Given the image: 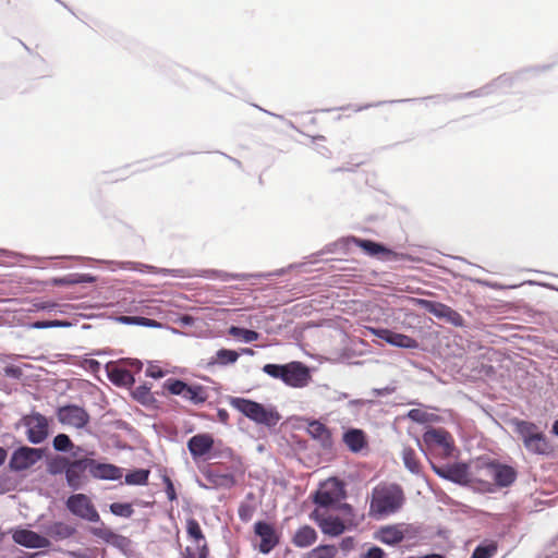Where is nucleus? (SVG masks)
<instances>
[{"label": "nucleus", "mask_w": 558, "mask_h": 558, "mask_svg": "<svg viewBox=\"0 0 558 558\" xmlns=\"http://www.w3.org/2000/svg\"><path fill=\"white\" fill-rule=\"evenodd\" d=\"M476 466L484 470L492 482L476 478L475 493L494 494L500 489L511 487L518 478V470L498 459L482 457L477 460Z\"/></svg>", "instance_id": "nucleus-1"}, {"label": "nucleus", "mask_w": 558, "mask_h": 558, "mask_svg": "<svg viewBox=\"0 0 558 558\" xmlns=\"http://www.w3.org/2000/svg\"><path fill=\"white\" fill-rule=\"evenodd\" d=\"M226 401L243 416L257 425L274 428L281 420V414L272 404H264L244 397L226 396Z\"/></svg>", "instance_id": "nucleus-2"}, {"label": "nucleus", "mask_w": 558, "mask_h": 558, "mask_svg": "<svg viewBox=\"0 0 558 558\" xmlns=\"http://www.w3.org/2000/svg\"><path fill=\"white\" fill-rule=\"evenodd\" d=\"M262 371L269 377L281 380L288 387L304 388L312 381L314 367L301 361H290L283 364L267 363Z\"/></svg>", "instance_id": "nucleus-3"}, {"label": "nucleus", "mask_w": 558, "mask_h": 558, "mask_svg": "<svg viewBox=\"0 0 558 558\" xmlns=\"http://www.w3.org/2000/svg\"><path fill=\"white\" fill-rule=\"evenodd\" d=\"M405 501L402 487L399 484H390L381 488H374L371 501V512L379 515H389L398 512Z\"/></svg>", "instance_id": "nucleus-4"}, {"label": "nucleus", "mask_w": 558, "mask_h": 558, "mask_svg": "<svg viewBox=\"0 0 558 558\" xmlns=\"http://www.w3.org/2000/svg\"><path fill=\"white\" fill-rule=\"evenodd\" d=\"M513 427L527 451L534 454H548L553 451L548 438L533 422L515 418Z\"/></svg>", "instance_id": "nucleus-5"}, {"label": "nucleus", "mask_w": 558, "mask_h": 558, "mask_svg": "<svg viewBox=\"0 0 558 558\" xmlns=\"http://www.w3.org/2000/svg\"><path fill=\"white\" fill-rule=\"evenodd\" d=\"M492 94H493L492 88L489 86V83H487V84H485L484 86H482V87H480L477 89H474V90H471V92H466V93H462V94H453V95L437 94V95H432V96H426V97H421V98H404V99L380 100V101H376V102H372V104H365L363 106L356 107L355 111L359 112V111L366 110V109H369V108H373V107H381L384 105L414 102V101H426V100H433L434 104L438 105V104H446L448 101H454V100H460V99L484 97V96H488V95H492Z\"/></svg>", "instance_id": "nucleus-6"}, {"label": "nucleus", "mask_w": 558, "mask_h": 558, "mask_svg": "<svg viewBox=\"0 0 558 558\" xmlns=\"http://www.w3.org/2000/svg\"><path fill=\"white\" fill-rule=\"evenodd\" d=\"M162 389L172 396L181 397L192 404H203L208 399V388L198 383H189L178 377H169L162 383Z\"/></svg>", "instance_id": "nucleus-7"}, {"label": "nucleus", "mask_w": 558, "mask_h": 558, "mask_svg": "<svg viewBox=\"0 0 558 558\" xmlns=\"http://www.w3.org/2000/svg\"><path fill=\"white\" fill-rule=\"evenodd\" d=\"M430 466L435 474L440 478L462 487H468L475 492L476 477L471 474L468 463L463 461L447 463L430 462Z\"/></svg>", "instance_id": "nucleus-8"}, {"label": "nucleus", "mask_w": 558, "mask_h": 558, "mask_svg": "<svg viewBox=\"0 0 558 558\" xmlns=\"http://www.w3.org/2000/svg\"><path fill=\"white\" fill-rule=\"evenodd\" d=\"M326 485L327 488H319L312 494L313 502L323 509L336 508V505L347 499V484L343 480L331 476L320 486Z\"/></svg>", "instance_id": "nucleus-9"}, {"label": "nucleus", "mask_w": 558, "mask_h": 558, "mask_svg": "<svg viewBox=\"0 0 558 558\" xmlns=\"http://www.w3.org/2000/svg\"><path fill=\"white\" fill-rule=\"evenodd\" d=\"M50 423H52V418L35 410L20 420V424L26 428L28 442L33 445H40L48 439L51 434Z\"/></svg>", "instance_id": "nucleus-10"}, {"label": "nucleus", "mask_w": 558, "mask_h": 558, "mask_svg": "<svg viewBox=\"0 0 558 558\" xmlns=\"http://www.w3.org/2000/svg\"><path fill=\"white\" fill-rule=\"evenodd\" d=\"M354 245L360 247L365 255L380 262H401L410 259L408 254L396 252L385 243L373 239L354 235Z\"/></svg>", "instance_id": "nucleus-11"}, {"label": "nucleus", "mask_w": 558, "mask_h": 558, "mask_svg": "<svg viewBox=\"0 0 558 558\" xmlns=\"http://www.w3.org/2000/svg\"><path fill=\"white\" fill-rule=\"evenodd\" d=\"M46 450L43 447L21 445L12 451L8 468L15 473L27 471L45 457Z\"/></svg>", "instance_id": "nucleus-12"}, {"label": "nucleus", "mask_w": 558, "mask_h": 558, "mask_svg": "<svg viewBox=\"0 0 558 558\" xmlns=\"http://www.w3.org/2000/svg\"><path fill=\"white\" fill-rule=\"evenodd\" d=\"M65 508L72 515L81 520L99 523V525L104 523L92 499L83 493L70 495L65 500Z\"/></svg>", "instance_id": "nucleus-13"}, {"label": "nucleus", "mask_w": 558, "mask_h": 558, "mask_svg": "<svg viewBox=\"0 0 558 558\" xmlns=\"http://www.w3.org/2000/svg\"><path fill=\"white\" fill-rule=\"evenodd\" d=\"M56 416L62 425L85 428L90 422V415L87 410L76 403L68 402L56 409Z\"/></svg>", "instance_id": "nucleus-14"}, {"label": "nucleus", "mask_w": 558, "mask_h": 558, "mask_svg": "<svg viewBox=\"0 0 558 558\" xmlns=\"http://www.w3.org/2000/svg\"><path fill=\"white\" fill-rule=\"evenodd\" d=\"M87 531L107 545L118 549L124 556H129L132 553L131 538L114 532L112 529L107 526L105 522L98 526H88Z\"/></svg>", "instance_id": "nucleus-15"}, {"label": "nucleus", "mask_w": 558, "mask_h": 558, "mask_svg": "<svg viewBox=\"0 0 558 558\" xmlns=\"http://www.w3.org/2000/svg\"><path fill=\"white\" fill-rule=\"evenodd\" d=\"M253 531L260 538L257 549L263 555L270 554L280 543L281 532L267 520L256 521Z\"/></svg>", "instance_id": "nucleus-16"}, {"label": "nucleus", "mask_w": 558, "mask_h": 558, "mask_svg": "<svg viewBox=\"0 0 558 558\" xmlns=\"http://www.w3.org/2000/svg\"><path fill=\"white\" fill-rule=\"evenodd\" d=\"M92 458L70 459L66 472V485L74 492L83 489L89 482Z\"/></svg>", "instance_id": "nucleus-17"}, {"label": "nucleus", "mask_w": 558, "mask_h": 558, "mask_svg": "<svg viewBox=\"0 0 558 558\" xmlns=\"http://www.w3.org/2000/svg\"><path fill=\"white\" fill-rule=\"evenodd\" d=\"M415 304L435 317L444 319L456 327H462L464 324V318L460 313L441 302L427 299H416Z\"/></svg>", "instance_id": "nucleus-18"}, {"label": "nucleus", "mask_w": 558, "mask_h": 558, "mask_svg": "<svg viewBox=\"0 0 558 558\" xmlns=\"http://www.w3.org/2000/svg\"><path fill=\"white\" fill-rule=\"evenodd\" d=\"M367 330L376 338L380 339L381 341L386 342L389 345L399 349H420V342L415 338L410 337L405 333L397 332L390 328L368 327Z\"/></svg>", "instance_id": "nucleus-19"}, {"label": "nucleus", "mask_w": 558, "mask_h": 558, "mask_svg": "<svg viewBox=\"0 0 558 558\" xmlns=\"http://www.w3.org/2000/svg\"><path fill=\"white\" fill-rule=\"evenodd\" d=\"M214 436L209 433H199L192 436L187 442V449L194 460L197 459H213L218 454L214 450Z\"/></svg>", "instance_id": "nucleus-20"}, {"label": "nucleus", "mask_w": 558, "mask_h": 558, "mask_svg": "<svg viewBox=\"0 0 558 558\" xmlns=\"http://www.w3.org/2000/svg\"><path fill=\"white\" fill-rule=\"evenodd\" d=\"M223 464H207L201 468V473L211 484L213 489H230L236 485V478L231 472H222Z\"/></svg>", "instance_id": "nucleus-21"}, {"label": "nucleus", "mask_w": 558, "mask_h": 558, "mask_svg": "<svg viewBox=\"0 0 558 558\" xmlns=\"http://www.w3.org/2000/svg\"><path fill=\"white\" fill-rule=\"evenodd\" d=\"M11 535L15 544L25 548L43 549L50 545L46 536L26 527L12 529Z\"/></svg>", "instance_id": "nucleus-22"}, {"label": "nucleus", "mask_w": 558, "mask_h": 558, "mask_svg": "<svg viewBox=\"0 0 558 558\" xmlns=\"http://www.w3.org/2000/svg\"><path fill=\"white\" fill-rule=\"evenodd\" d=\"M404 523L387 524L379 526L374 532V539L387 546H398L407 538V530Z\"/></svg>", "instance_id": "nucleus-23"}, {"label": "nucleus", "mask_w": 558, "mask_h": 558, "mask_svg": "<svg viewBox=\"0 0 558 558\" xmlns=\"http://www.w3.org/2000/svg\"><path fill=\"white\" fill-rule=\"evenodd\" d=\"M105 371L108 379L117 387L130 389L136 383L135 377L131 374L132 372L121 364L109 362L105 365Z\"/></svg>", "instance_id": "nucleus-24"}, {"label": "nucleus", "mask_w": 558, "mask_h": 558, "mask_svg": "<svg viewBox=\"0 0 558 558\" xmlns=\"http://www.w3.org/2000/svg\"><path fill=\"white\" fill-rule=\"evenodd\" d=\"M310 517L318 525L320 531L330 537H338L345 531L343 521L337 515L324 517L313 511Z\"/></svg>", "instance_id": "nucleus-25"}, {"label": "nucleus", "mask_w": 558, "mask_h": 558, "mask_svg": "<svg viewBox=\"0 0 558 558\" xmlns=\"http://www.w3.org/2000/svg\"><path fill=\"white\" fill-rule=\"evenodd\" d=\"M547 69H549V65H544L542 68H538V66L526 68V69H522V70H519L513 73H504V74L497 76L496 78H494L493 81H490L489 86L494 94L498 90L511 88L515 84V82L522 80L524 74L527 72H531V71L539 72V71H545Z\"/></svg>", "instance_id": "nucleus-26"}, {"label": "nucleus", "mask_w": 558, "mask_h": 558, "mask_svg": "<svg viewBox=\"0 0 558 558\" xmlns=\"http://www.w3.org/2000/svg\"><path fill=\"white\" fill-rule=\"evenodd\" d=\"M123 475V469L105 461L92 458L90 477L101 481H119Z\"/></svg>", "instance_id": "nucleus-27"}, {"label": "nucleus", "mask_w": 558, "mask_h": 558, "mask_svg": "<svg viewBox=\"0 0 558 558\" xmlns=\"http://www.w3.org/2000/svg\"><path fill=\"white\" fill-rule=\"evenodd\" d=\"M423 441L426 446H436L450 452L454 445L452 436L444 428L429 427L423 434Z\"/></svg>", "instance_id": "nucleus-28"}, {"label": "nucleus", "mask_w": 558, "mask_h": 558, "mask_svg": "<svg viewBox=\"0 0 558 558\" xmlns=\"http://www.w3.org/2000/svg\"><path fill=\"white\" fill-rule=\"evenodd\" d=\"M186 534L190 539L197 544L198 558H208L209 548L205 534L198 521L193 517L186 519Z\"/></svg>", "instance_id": "nucleus-29"}, {"label": "nucleus", "mask_w": 558, "mask_h": 558, "mask_svg": "<svg viewBox=\"0 0 558 558\" xmlns=\"http://www.w3.org/2000/svg\"><path fill=\"white\" fill-rule=\"evenodd\" d=\"M151 383L145 381L137 387L130 388V395L133 400L138 402L141 405L147 409H158V400L155 398V395L151 392Z\"/></svg>", "instance_id": "nucleus-30"}, {"label": "nucleus", "mask_w": 558, "mask_h": 558, "mask_svg": "<svg viewBox=\"0 0 558 558\" xmlns=\"http://www.w3.org/2000/svg\"><path fill=\"white\" fill-rule=\"evenodd\" d=\"M306 432L314 440L319 441L324 449L332 448V435L325 424L316 420H311L307 424Z\"/></svg>", "instance_id": "nucleus-31"}, {"label": "nucleus", "mask_w": 558, "mask_h": 558, "mask_svg": "<svg viewBox=\"0 0 558 558\" xmlns=\"http://www.w3.org/2000/svg\"><path fill=\"white\" fill-rule=\"evenodd\" d=\"M342 441L353 453L362 451L367 446L365 432L355 427H350L343 432Z\"/></svg>", "instance_id": "nucleus-32"}, {"label": "nucleus", "mask_w": 558, "mask_h": 558, "mask_svg": "<svg viewBox=\"0 0 558 558\" xmlns=\"http://www.w3.org/2000/svg\"><path fill=\"white\" fill-rule=\"evenodd\" d=\"M317 538L318 534L316 530L308 524H304L300 526L293 534L292 543L295 547L307 548L316 543Z\"/></svg>", "instance_id": "nucleus-33"}, {"label": "nucleus", "mask_w": 558, "mask_h": 558, "mask_svg": "<svg viewBox=\"0 0 558 558\" xmlns=\"http://www.w3.org/2000/svg\"><path fill=\"white\" fill-rule=\"evenodd\" d=\"M46 534L56 539H66L76 534L77 530L75 526L69 525L62 521H53L48 524L45 529Z\"/></svg>", "instance_id": "nucleus-34"}, {"label": "nucleus", "mask_w": 558, "mask_h": 558, "mask_svg": "<svg viewBox=\"0 0 558 558\" xmlns=\"http://www.w3.org/2000/svg\"><path fill=\"white\" fill-rule=\"evenodd\" d=\"M197 276L210 280H220L222 282H229L231 280H247L252 278L251 274H233L217 269H203Z\"/></svg>", "instance_id": "nucleus-35"}, {"label": "nucleus", "mask_w": 558, "mask_h": 558, "mask_svg": "<svg viewBox=\"0 0 558 558\" xmlns=\"http://www.w3.org/2000/svg\"><path fill=\"white\" fill-rule=\"evenodd\" d=\"M351 244H354V235L341 236L338 240L326 244L317 255L348 254Z\"/></svg>", "instance_id": "nucleus-36"}, {"label": "nucleus", "mask_w": 558, "mask_h": 558, "mask_svg": "<svg viewBox=\"0 0 558 558\" xmlns=\"http://www.w3.org/2000/svg\"><path fill=\"white\" fill-rule=\"evenodd\" d=\"M70 458L62 454H56L46 460V471L50 475H61L64 474L66 476V472L69 469Z\"/></svg>", "instance_id": "nucleus-37"}, {"label": "nucleus", "mask_w": 558, "mask_h": 558, "mask_svg": "<svg viewBox=\"0 0 558 558\" xmlns=\"http://www.w3.org/2000/svg\"><path fill=\"white\" fill-rule=\"evenodd\" d=\"M240 357L236 350L221 348L216 351L215 356L208 362V366L220 365L228 366L234 364Z\"/></svg>", "instance_id": "nucleus-38"}, {"label": "nucleus", "mask_w": 558, "mask_h": 558, "mask_svg": "<svg viewBox=\"0 0 558 558\" xmlns=\"http://www.w3.org/2000/svg\"><path fill=\"white\" fill-rule=\"evenodd\" d=\"M228 333L244 343H252L260 337L259 332L238 325H231L228 328Z\"/></svg>", "instance_id": "nucleus-39"}, {"label": "nucleus", "mask_w": 558, "mask_h": 558, "mask_svg": "<svg viewBox=\"0 0 558 558\" xmlns=\"http://www.w3.org/2000/svg\"><path fill=\"white\" fill-rule=\"evenodd\" d=\"M338 547L333 544H320L306 554L302 558H336Z\"/></svg>", "instance_id": "nucleus-40"}, {"label": "nucleus", "mask_w": 558, "mask_h": 558, "mask_svg": "<svg viewBox=\"0 0 558 558\" xmlns=\"http://www.w3.org/2000/svg\"><path fill=\"white\" fill-rule=\"evenodd\" d=\"M149 471L143 468L130 470L124 476V483L132 486H143L148 483Z\"/></svg>", "instance_id": "nucleus-41"}, {"label": "nucleus", "mask_w": 558, "mask_h": 558, "mask_svg": "<svg viewBox=\"0 0 558 558\" xmlns=\"http://www.w3.org/2000/svg\"><path fill=\"white\" fill-rule=\"evenodd\" d=\"M74 324L68 319H36L28 324L32 329L69 328Z\"/></svg>", "instance_id": "nucleus-42"}, {"label": "nucleus", "mask_w": 558, "mask_h": 558, "mask_svg": "<svg viewBox=\"0 0 558 558\" xmlns=\"http://www.w3.org/2000/svg\"><path fill=\"white\" fill-rule=\"evenodd\" d=\"M402 460L405 469L412 474H418L421 472V463L416 458V453L413 448L404 447L402 450Z\"/></svg>", "instance_id": "nucleus-43"}, {"label": "nucleus", "mask_w": 558, "mask_h": 558, "mask_svg": "<svg viewBox=\"0 0 558 558\" xmlns=\"http://www.w3.org/2000/svg\"><path fill=\"white\" fill-rule=\"evenodd\" d=\"M149 269L150 274L161 275L163 277L170 276L173 278H192L194 275L191 274L189 269L185 268H162L156 266H146Z\"/></svg>", "instance_id": "nucleus-44"}, {"label": "nucleus", "mask_w": 558, "mask_h": 558, "mask_svg": "<svg viewBox=\"0 0 558 558\" xmlns=\"http://www.w3.org/2000/svg\"><path fill=\"white\" fill-rule=\"evenodd\" d=\"M497 551L494 541H483L473 550L471 558H492Z\"/></svg>", "instance_id": "nucleus-45"}, {"label": "nucleus", "mask_w": 558, "mask_h": 558, "mask_svg": "<svg viewBox=\"0 0 558 558\" xmlns=\"http://www.w3.org/2000/svg\"><path fill=\"white\" fill-rule=\"evenodd\" d=\"M0 256H8V257H14L16 259V262H22V260H34L38 264V267L39 268H45L46 267V264H47V260L48 259H52L53 257H38V256H29V255H24V254H21V253H14V252H10L8 250H4V248H0Z\"/></svg>", "instance_id": "nucleus-46"}, {"label": "nucleus", "mask_w": 558, "mask_h": 558, "mask_svg": "<svg viewBox=\"0 0 558 558\" xmlns=\"http://www.w3.org/2000/svg\"><path fill=\"white\" fill-rule=\"evenodd\" d=\"M52 448L57 452L68 453L73 448V441L68 434L59 433L52 439Z\"/></svg>", "instance_id": "nucleus-47"}, {"label": "nucleus", "mask_w": 558, "mask_h": 558, "mask_svg": "<svg viewBox=\"0 0 558 558\" xmlns=\"http://www.w3.org/2000/svg\"><path fill=\"white\" fill-rule=\"evenodd\" d=\"M109 510L113 515L125 518V519L131 518L134 513L133 506L130 502H121V501L112 502L109 506Z\"/></svg>", "instance_id": "nucleus-48"}, {"label": "nucleus", "mask_w": 558, "mask_h": 558, "mask_svg": "<svg viewBox=\"0 0 558 558\" xmlns=\"http://www.w3.org/2000/svg\"><path fill=\"white\" fill-rule=\"evenodd\" d=\"M407 417L417 424H426L430 421V414L420 409L409 410Z\"/></svg>", "instance_id": "nucleus-49"}, {"label": "nucleus", "mask_w": 558, "mask_h": 558, "mask_svg": "<svg viewBox=\"0 0 558 558\" xmlns=\"http://www.w3.org/2000/svg\"><path fill=\"white\" fill-rule=\"evenodd\" d=\"M47 286L53 287H68L75 286L74 274H69L63 277H53L45 282Z\"/></svg>", "instance_id": "nucleus-50"}, {"label": "nucleus", "mask_w": 558, "mask_h": 558, "mask_svg": "<svg viewBox=\"0 0 558 558\" xmlns=\"http://www.w3.org/2000/svg\"><path fill=\"white\" fill-rule=\"evenodd\" d=\"M294 267H295V265L291 264L288 267L279 268L274 271L256 272V274H251V275H252V278H255V279H269L272 277H281V276L286 275L289 270L293 269Z\"/></svg>", "instance_id": "nucleus-51"}, {"label": "nucleus", "mask_w": 558, "mask_h": 558, "mask_svg": "<svg viewBox=\"0 0 558 558\" xmlns=\"http://www.w3.org/2000/svg\"><path fill=\"white\" fill-rule=\"evenodd\" d=\"M70 459H88L95 456L94 451L86 450L83 446L74 445L72 450L68 451Z\"/></svg>", "instance_id": "nucleus-52"}, {"label": "nucleus", "mask_w": 558, "mask_h": 558, "mask_svg": "<svg viewBox=\"0 0 558 558\" xmlns=\"http://www.w3.org/2000/svg\"><path fill=\"white\" fill-rule=\"evenodd\" d=\"M360 558H387V554L381 547L372 544L360 555Z\"/></svg>", "instance_id": "nucleus-53"}, {"label": "nucleus", "mask_w": 558, "mask_h": 558, "mask_svg": "<svg viewBox=\"0 0 558 558\" xmlns=\"http://www.w3.org/2000/svg\"><path fill=\"white\" fill-rule=\"evenodd\" d=\"M122 366H125L128 371L132 372L131 374L135 377L143 369V362L137 359H126L120 363Z\"/></svg>", "instance_id": "nucleus-54"}, {"label": "nucleus", "mask_w": 558, "mask_h": 558, "mask_svg": "<svg viewBox=\"0 0 558 558\" xmlns=\"http://www.w3.org/2000/svg\"><path fill=\"white\" fill-rule=\"evenodd\" d=\"M3 374L8 378L19 380L23 376V369L15 364H8L3 367Z\"/></svg>", "instance_id": "nucleus-55"}, {"label": "nucleus", "mask_w": 558, "mask_h": 558, "mask_svg": "<svg viewBox=\"0 0 558 558\" xmlns=\"http://www.w3.org/2000/svg\"><path fill=\"white\" fill-rule=\"evenodd\" d=\"M162 482L165 484V493L167 495V498L170 500V501H174L178 499V494H177V490H175V487H174V484L173 482L171 481L170 477H168L167 475H165L162 477Z\"/></svg>", "instance_id": "nucleus-56"}, {"label": "nucleus", "mask_w": 558, "mask_h": 558, "mask_svg": "<svg viewBox=\"0 0 558 558\" xmlns=\"http://www.w3.org/2000/svg\"><path fill=\"white\" fill-rule=\"evenodd\" d=\"M15 489L12 478L5 474H0V495L7 494Z\"/></svg>", "instance_id": "nucleus-57"}, {"label": "nucleus", "mask_w": 558, "mask_h": 558, "mask_svg": "<svg viewBox=\"0 0 558 558\" xmlns=\"http://www.w3.org/2000/svg\"><path fill=\"white\" fill-rule=\"evenodd\" d=\"M74 280H75V286H76V284L94 283V282H96L97 278H96V276H94L92 274L74 272Z\"/></svg>", "instance_id": "nucleus-58"}, {"label": "nucleus", "mask_w": 558, "mask_h": 558, "mask_svg": "<svg viewBox=\"0 0 558 558\" xmlns=\"http://www.w3.org/2000/svg\"><path fill=\"white\" fill-rule=\"evenodd\" d=\"M138 317L137 315H119L114 320L128 326H138Z\"/></svg>", "instance_id": "nucleus-59"}, {"label": "nucleus", "mask_w": 558, "mask_h": 558, "mask_svg": "<svg viewBox=\"0 0 558 558\" xmlns=\"http://www.w3.org/2000/svg\"><path fill=\"white\" fill-rule=\"evenodd\" d=\"M83 367L90 373H98L100 372L102 365L96 359H86L83 362Z\"/></svg>", "instance_id": "nucleus-60"}, {"label": "nucleus", "mask_w": 558, "mask_h": 558, "mask_svg": "<svg viewBox=\"0 0 558 558\" xmlns=\"http://www.w3.org/2000/svg\"><path fill=\"white\" fill-rule=\"evenodd\" d=\"M355 546V538L353 536H345L341 539L339 544V549H341L344 555L351 551Z\"/></svg>", "instance_id": "nucleus-61"}, {"label": "nucleus", "mask_w": 558, "mask_h": 558, "mask_svg": "<svg viewBox=\"0 0 558 558\" xmlns=\"http://www.w3.org/2000/svg\"><path fill=\"white\" fill-rule=\"evenodd\" d=\"M145 376L153 379H160L166 376V372L160 367L149 366L145 371Z\"/></svg>", "instance_id": "nucleus-62"}, {"label": "nucleus", "mask_w": 558, "mask_h": 558, "mask_svg": "<svg viewBox=\"0 0 558 558\" xmlns=\"http://www.w3.org/2000/svg\"><path fill=\"white\" fill-rule=\"evenodd\" d=\"M395 391H396V387L395 386H386V387H383V388H374L372 390V393L375 397H386V396L392 395Z\"/></svg>", "instance_id": "nucleus-63"}, {"label": "nucleus", "mask_w": 558, "mask_h": 558, "mask_svg": "<svg viewBox=\"0 0 558 558\" xmlns=\"http://www.w3.org/2000/svg\"><path fill=\"white\" fill-rule=\"evenodd\" d=\"M178 323H180L184 327H192L194 326L196 318L190 314H181L178 319Z\"/></svg>", "instance_id": "nucleus-64"}]
</instances>
